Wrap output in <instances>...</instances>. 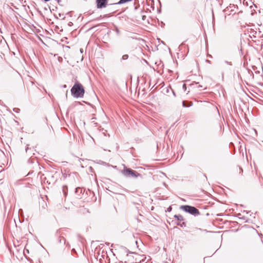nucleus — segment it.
<instances>
[{
	"label": "nucleus",
	"instance_id": "nucleus-11",
	"mask_svg": "<svg viewBox=\"0 0 263 263\" xmlns=\"http://www.w3.org/2000/svg\"><path fill=\"white\" fill-rule=\"evenodd\" d=\"M47 206V203L43 201V205H42V208L44 209H45L46 208Z\"/></svg>",
	"mask_w": 263,
	"mask_h": 263
},
{
	"label": "nucleus",
	"instance_id": "nucleus-10",
	"mask_svg": "<svg viewBox=\"0 0 263 263\" xmlns=\"http://www.w3.org/2000/svg\"><path fill=\"white\" fill-rule=\"evenodd\" d=\"M128 58V55L127 54H124L123 56H122V60H127Z\"/></svg>",
	"mask_w": 263,
	"mask_h": 263
},
{
	"label": "nucleus",
	"instance_id": "nucleus-18",
	"mask_svg": "<svg viewBox=\"0 0 263 263\" xmlns=\"http://www.w3.org/2000/svg\"><path fill=\"white\" fill-rule=\"evenodd\" d=\"M206 62H208V63L210 62V61L209 60H206Z\"/></svg>",
	"mask_w": 263,
	"mask_h": 263
},
{
	"label": "nucleus",
	"instance_id": "nucleus-16",
	"mask_svg": "<svg viewBox=\"0 0 263 263\" xmlns=\"http://www.w3.org/2000/svg\"><path fill=\"white\" fill-rule=\"evenodd\" d=\"M83 49H80V52H81V53H82V52H83Z\"/></svg>",
	"mask_w": 263,
	"mask_h": 263
},
{
	"label": "nucleus",
	"instance_id": "nucleus-2",
	"mask_svg": "<svg viewBox=\"0 0 263 263\" xmlns=\"http://www.w3.org/2000/svg\"><path fill=\"white\" fill-rule=\"evenodd\" d=\"M180 209L185 212L189 213L195 216H198L200 214L199 210L192 206L187 205H182L181 206Z\"/></svg>",
	"mask_w": 263,
	"mask_h": 263
},
{
	"label": "nucleus",
	"instance_id": "nucleus-7",
	"mask_svg": "<svg viewBox=\"0 0 263 263\" xmlns=\"http://www.w3.org/2000/svg\"><path fill=\"white\" fill-rule=\"evenodd\" d=\"M132 1V0H120L119 2L115 3V4L121 5V4H123L130 2Z\"/></svg>",
	"mask_w": 263,
	"mask_h": 263
},
{
	"label": "nucleus",
	"instance_id": "nucleus-6",
	"mask_svg": "<svg viewBox=\"0 0 263 263\" xmlns=\"http://www.w3.org/2000/svg\"><path fill=\"white\" fill-rule=\"evenodd\" d=\"M174 217L179 221H183L184 220L183 217L181 215H175Z\"/></svg>",
	"mask_w": 263,
	"mask_h": 263
},
{
	"label": "nucleus",
	"instance_id": "nucleus-5",
	"mask_svg": "<svg viewBox=\"0 0 263 263\" xmlns=\"http://www.w3.org/2000/svg\"><path fill=\"white\" fill-rule=\"evenodd\" d=\"M109 0H96V6L98 9L105 8Z\"/></svg>",
	"mask_w": 263,
	"mask_h": 263
},
{
	"label": "nucleus",
	"instance_id": "nucleus-9",
	"mask_svg": "<svg viewBox=\"0 0 263 263\" xmlns=\"http://www.w3.org/2000/svg\"><path fill=\"white\" fill-rule=\"evenodd\" d=\"M67 186H64L63 187V193H64L65 195H66V194H67Z\"/></svg>",
	"mask_w": 263,
	"mask_h": 263
},
{
	"label": "nucleus",
	"instance_id": "nucleus-14",
	"mask_svg": "<svg viewBox=\"0 0 263 263\" xmlns=\"http://www.w3.org/2000/svg\"><path fill=\"white\" fill-rule=\"evenodd\" d=\"M29 147L27 146L26 149H25V151H26V152L27 153L28 151L29 150Z\"/></svg>",
	"mask_w": 263,
	"mask_h": 263
},
{
	"label": "nucleus",
	"instance_id": "nucleus-17",
	"mask_svg": "<svg viewBox=\"0 0 263 263\" xmlns=\"http://www.w3.org/2000/svg\"><path fill=\"white\" fill-rule=\"evenodd\" d=\"M184 224V222H182V223L181 224H180L181 226H182Z\"/></svg>",
	"mask_w": 263,
	"mask_h": 263
},
{
	"label": "nucleus",
	"instance_id": "nucleus-4",
	"mask_svg": "<svg viewBox=\"0 0 263 263\" xmlns=\"http://www.w3.org/2000/svg\"><path fill=\"white\" fill-rule=\"evenodd\" d=\"M122 173L126 177L131 176L135 178L140 175V174L130 168H126L122 171Z\"/></svg>",
	"mask_w": 263,
	"mask_h": 263
},
{
	"label": "nucleus",
	"instance_id": "nucleus-13",
	"mask_svg": "<svg viewBox=\"0 0 263 263\" xmlns=\"http://www.w3.org/2000/svg\"><path fill=\"white\" fill-rule=\"evenodd\" d=\"M182 88L183 89H184V91L186 90V85L185 84H184L182 86Z\"/></svg>",
	"mask_w": 263,
	"mask_h": 263
},
{
	"label": "nucleus",
	"instance_id": "nucleus-1",
	"mask_svg": "<svg viewBox=\"0 0 263 263\" xmlns=\"http://www.w3.org/2000/svg\"><path fill=\"white\" fill-rule=\"evenodd\" d=\"M84 89L81 84L76 83L71 89L72 95L77 98H82L84 94Z\"/></svg>",
	"mask_w": 263,
	"mask_h": 263
},
{
	"label": "nucleus",
	"instance_id": "nucleus-20",
	"mask_svg": "<svg viewBox=\"0 0 263 263\" xmlns=\"http://www.w3.org/2000/svg\"><path fill=\"white\" fill-rule=\"evenodd\" d=\"M199 87H202V86L199 85Z\"/></svg>",
	"mask_w": 263,
	"mask_h": 263
},
{
	"label": "nucleus",
	"instance_id": "nucleus-15",
	"mask_svg": "<svg viewBox=\"0 0 263 263\" xmlns=\"http://www.w3.org/2000/svg\"><path fill=\"white\" fill-rule=\"evenodd\" d=\"M168 211H170L171 210V208L170 207L167 209Z\"/></svg>",
	"mask_w": 263,
	"mask_h": 263
},
{
	"label": "nucleus",
	"instance_id": "nucleus-8",
	"mask_svg": "<svg viewBox=\"0 0 263 263\" xmlns=\"http://www.w3.org/2000/svg\"><path fill=\"white\" fill-rule=\"evenodd\" d=\"M225 64H227V65H229L230 66L232 65V63H231V62H229V61H223L221 63V66H224L225 65Z\"/></svg>",
	"mask_w": 263,
	"mask_h": 263
},
{
	"label": "nucleus",
	"instance_id": "nucleus-3",
	"mask_svg": "<svg viewBox=\"0 0 263 263\" xmlns=\"http://www.w3.org/2000/svg\"><path fill=\"white\" fill-rule=\"evenodd\" d=\"M129 253L130 254V252H129L128 250L124 247H122L120 248L119 250V254L120 255V257L123 259L125 260V262H126V260H129L128 259V257H130L131 256H129Z\"/></svg>",
	"mask_w": 263,
	"mask_h": 263
},
{
	"label": "nucleus",
	"instance_id": "nucleus-12",
	"mask_svg": "<svg viewBox=\"0 0 263 263\" xmlns=\"http://www.w3.org/2000/svg\"><path fill=\"white\" fill-rule=\"evenodd\" d=\"M183 103V106L184 107H187V106H189L192 105V104H190V105H187V104H186V102H185V101H183V103Z\"/></svg>",
	"mask_w": 263,
	"mask_h": 263
},
{
	"label": "nucleus",
	"instance_id": "nucleus-19",
	"mask_svg": "<svg viewBox=\"0 0 263 263\" xmlns=\"http://www.w3.org/2000/svg\"><path fill=\"white\" fill-rule=\"evenodd\" d=\"M61 1V0H58V2L59 3Z\"/></svg>",
	"mask_w": 263,
	"mask_h": 263
}]
</instances>
